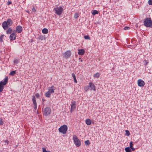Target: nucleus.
Listing matches in <instances>:
<instances>
[{"label": "nucleus", "mask_w": 152, "mask_h": 152, "mask_svg": "<svg viewBox=\"0 0 152 152\" xmlns=\"http://www.w3.org/2000/svg\"><path fill=\"white\" fill-rule=\"evenodd\" d=\"M99 72H97L96 74H95L94 75V78H98L99 77Z\"/></svg>", "instance_id": "nucleus-22"}, {"label": "nucleus", "mask_w": 152, "mask_h": 152, "mask_svg": "<svg viewBox=\"0 0 152 152\" xmlns=\"http://www.w3.org/2000/svg\"><path fill=\"white\" fill-rule=\"evenodd\" d=\"M7 23L8 25L9 26H10L12 24V21L11 19L9 18L7 20Z\"/></svg>", "instance_id": "nucleus-16"}, {"label": "nucleus", "mask_w": 152, "mask_h": 152, "mask_svg": "<svg viewBox=\"0 0 152 152\" xmlns=\"http://www.w3.org/2000/svg\"><path fill=\"white\" fill-rule=\"evenodd\" d=\"M126 132V135L127 136H129L130 134V133H129V131L128 130H126L125 131Z\"/></svg>", "instance_id": "nucleus-29"}, {"label": "nucleus", "mask_w": 152, "mask_h": 152, "mask_svg": "<svg viewBox=\"0 0 152 152\" xmlns=\"http://www.w3.org/2000/svg\"><path fill=\"white\" fill-rule=\"evenodd\" d=\"M131 148L132 149L133 151H134L135 150V149L133 147Z\"/></svg>", "instance_id": "nucleus-45"}, {"label": "nucleus", "mask_w": 152, "mask_h": 152, "mask_svg": "<svg viewBox=\"0 0 152 152\" xmlns=\"http://www.w3.org/2000/svg\"><path fill=\"white\" fill-rule=\"evenodd\" d=\"M36 10L35 9L34 7H33L32 9V12H36Z\"/></svg>", "instance_id": "nucleus-38"}, {"label": "nucleus", "mask_w": 152, "mask_h": 152, "mask_svg": "<svg viewBox=\"0 0 152 152\" xmlns=\"http://www.w3.org/2000/svg\"><path fill=\"white\" fill-rule=\"evenodd\" d=\"M42 32L44 34H47L48 32V30L46 28H44L42 30Z\"/></svg>", "instance_id": "nucleus-19"}, {"label": "nucleus", "mask_w": 152, "mask_h": 152, "mask_svg": "<svg viewBox=\"0 0 152 152\" xmlns=\"http://www.w3.org/2000/svg\"><path fill=\"white\" fill-rule=\"evenodd\" d=\"M16 37L15 34L14 33H12L10 34L9 38L10 41H12L15 39Z\"/></svg>", "instance_id": "nucleus-11"}, {"label": "nucleus", "mask_w": 152, "mask_h": 152, "mask_svg": "<svg viewBox=\"0 0 152 152\" xmlns=\"http://www.w3.org/2000/svg\"><path fill=\"white\" fill-rule=\"evenodd\" d=\"M12 28H9L8 29H7L6 31V33L7 34H11L12 32Z\"/></svg>", "instance_id": "nucleus-20"}, {"label": "nucleus", "mask_w": 152, "mask_h": 152, "mask_svg": "<svg viewBox=\"0 0 152 152\" xmlns=\"http://www.w3.org/2000/svg\"><path fill=\"white\" fill-rule=\"evenodd\" d=\"M55 13L58 15H61L63 11V8L62 7H57L54 9Z\"/></svg>", "instance_id": "nucleus-3"}, {"label": "nucleus", "mask_w": 152, "mask_h": 152, "mask_svg": "<svg viewBox=\"0 0 152 152\" xmlns=\"http://www.w3.org/2000/svg\"><path fill=\"white\" fill-rule=\"evenodd\" d=\"M34 109L36 110L37 109V104H34Z\"/></svg>", "instance_id": "nucleus-37"}, {"label": "nucleus", "mask_w": 152, "mask_h": 152, "mask_svg": "<svg viewBox=\"0 0 152 152\" xmlns=\"http://www.w3.org/2000/svg\"><path fill=\"white\" fill-rule=\"evenodd\" d=\"M15 74V71H13L10 72V75L12 76H14Z\"/></svg>", "instance_id": "nucleus-27"}, {"label": "nucleus", "mask_w": 152, "mask_h": 152, "mask_svg": "<svg viewBox=\"0 0 152 152\" xmlns=\"http://www.w3.org/2000/svg\"><path fill=\"white\" fill-rule=\"evenodd\" d=\"M18 62V61L17 60H15L14 61V62L15 63L17 64Z\"/></svg>", "instance_id": "nucleus-43"}, {"label": "nucleus", "mask_w": 152, "mask_h": 152, "mask_svg": "<svg viewBox=\"0 0 152 152\" xmlns=\"http://www.w3.org/2000/svg\"><path fill=\"white\" fill-rule=\"evenodd\" d=\"M137 85L140 87L143 86L145 84L144 82L141 79H139L137 81Z\"/></svg>", "instance_id": "nucleus-8"}, {"label": "nucleus", "mask_w": 152, "mask_h": 152, "mask_svg": "<svg viewBox=\"0 0 152 152\" xmlns=\"http://www.w3.org/2000/svg\"><path fill=\"white\" fill-rule=\"evenodd\" d=\"M89 88H90L91 90H93L94 91H96V86L94 84L91 82L89 83Z\"/></svg>", "instance_id": "nucleus-10"}, {"label": "nucleus", "mask_w": 152, "mask_h": 152, "mask_svg": "<svg viewBox=\"0 0 152 152\" xmlns=\"http://www.w3.org/2000/svg\"><path fill=\"white\" fill-rule=\"evenodd\" d=\"M22 30V28L20 26H17L16 28V31L18 33H20Z\"/></svg>", "instance_id": "nucleus-13"}, {"label": "nucleus", "mask_w": 152, "mask_h": 152, "mask_svg": "<svg viewBox=\"0 0 152 152\" xmlns=\"http://www.w3.org/2000/svg\"><path fill=\"white\" fill-rule=\"evenodd\" d=\"M84 89L85 91H87L89 89V86H86L84 87Z\"/></svg>", "instance_id": "nucleus-23"}, {"label": "nucleus", "mask_w": 152, "mask_h": 152, "mask_svg": "<svg viewBox=\"0 0 152 152\" xmlns=\"http://www.w3.org/2000/svg\"><path fill=\"white\" fill-rule=\"evenodd\" d=\"M130 46L129 45L128 46V47L129 48H130Z\"/></svg>", "instance_id": "nucleus-47"}, {"label": "nucleus", "mask_w": 152, "mask_h": 152, "mask_svg": "<svg viewBox=\"0 0 152 152\" xmlns=\"http://www.w3.org/2000/svg\"><path fill=\"white\" fill-rule=\"evenodd\" d=\"M144 25L147 27H152V21L150 18H145L144 22Z\"/></svg>", "instance_id": "nucleus-1"}, {"label": "nucleus", "mask_w": 152, "mask_h": 152, "mask_svg": "<svg viewBox=\"0 0 152 152\" xmlns=\"http://www.w3.org/2000/svg\"><path fill=\"white\" fill-rule=\"evenodd\" d=\"M42 101L43 102H44V101L45 100L43 98H42Z\"/></svg>", "instance_id": "nucleus-46"}, {"label": "nucleus", "mask_w": 152, "mask_h": 152, "mask_svg": "<svg viewBox=\"0 0 152 152\" xmlns=\"http://www.w3.org/2000/svg\"><path fill=\"white\" fill-rule=\"evenodd\" d=\"M51 93L48 91L45 94V96L46 97L49 98L50 96Z\"/></svg>", "instance_id": "nucleus-21"}, {"label": "nucleus", "mask_w": 152, "mask_h": 152, "mask_svg": "<svg viewBox=\"0 0 152 152\" xmlns=\"http://www.w3.org/2000/svg\"><path fill=\"white\" fill-rule=\"evenodd\" d=\"M129 28H130L129 27H128V26H126L124 28V29L125 30H129Z\"/></svg>", "instance_id": "nucleus-34"}, {"label": "nucleus", "mask_w": 152, "mask_h": 152, "mask_svg": "<svg viewBox=\"0 0 152 152\" xmlns=\"http://www.w3.org/2000/svg\"><path fill=\"white\" fill-rule=\"evenodd\" d=\"M8 142V141L7 140H6L5 142Z\"/></svg>", "instance_id": "nucleus-48"}, {"label": "nucleus", "mask_w": 152, "mask_h": 152, "mask_svg": "<svg viewBox=\"0 0 152 152\" xmlns=\"http://www.w3.org/2000/svg\"><path fill=\"white\" fill-rule=\"evenodd\" d=\"M35 96L37 98H38L39 96V94L38 93L36 94H35Z\"/></svg>", "instance_id": "nucleus-42"}, {"label": "nucleus", "mask_w": 152, "mask_h": 152, "mask_svg": "<svg viewBox=\"0 0 152 152\" xmlns=\"http://www.w3.org/2000/svg\"><path fill=\"white\" fill-rule=\"evenodd\" d=\"M2 26L4 30H6L7 28L9 26L8 24L7 23V22L5 21L2 23Z\"/></svg>", "instance_id": "nucleus-12"}, {"label": "nucleus", "mask_w": 152, "mask_h": 152, "mask_svg": "<svg viewBox=\"0 0 152 152\" xmlns=\"http://www.w3.org/2000/svg\"><path fill=\"white\" fill-rule=\"evenodd\" d=\"M125 150L126 152H132L131 150L129 147L126 148Z\"/></svg>", "instance_id": "nucleus-24"}, {"label": "nucleus", "mask_w": 152, "mask_h": 152, "mask_svg": "<svg viewBox=\"0 0 152 152\" xmlns=\"http://www.w3.org/2000/svg\"><path fill=\"white\" fill-rule=\"evenodd\" d=\"M84 38L86 39H90V38L88 35L85 36Z\"/></svg>", "instance_id": "nucleus-30"}, {"label": "nucleus", "mask_w": 152, "mask_h": 152, "mask_svg": "<svg viewBox=\"0 0 152 152\" xmlns=\"http://www.w3.org/2000/svg\"><path fill=\"white\" fill-rule=\"evenodd\" d=\"M144 62H145L144 65L145 66H146L147 65V64H148V61H147L146 60H144Z\"/></svg>", "instance_id": "nucleus-35"}, {"label": "nucleus", "mask_w": 152, "mask_h": 152, "mask_svg": "<svg viewBox=\"0 0 152 152\" xmlns=\"http://www.w3.org/2000/svg\"><path fill=\"white\" fill-rule=\"evenodd\" d=\"M74 79V82L76 83H77V81L76 79V78H73Z\"/></svg>", "instance_id": "nucleus-40"}, {"label": "nucleus", "mask_w": 152, "mask_h": 152, "mask_svg": "<svg viewBox=\"0 0 152 152\" xmlns=\"http://www.w3.org/2000/svg\"><path fill=\"white\" fill-rule=\"evenodd\" d=\"M86 123L88 125H90L91 124V122L89 119H87L86 120Z\"/></svg>", "instance_id": "nucleus-17"}, {"label": "nucleus", "mask_w": 152, "mask_h": 152, "mask_svg": "<svg viewBox=\"0 0 152 152\" xmlns=\"http://www.w3.org/2000/svg\"><path fill=\"white\" fill-rule=\"evenodd\" d=\"M11 3H12V2L11 1H9L8 3V4L9 5V4H11Z\"/></svg>", "instance_id": "nucleus-44"}, {"label": "nucleus", "mask_w": 152, "mask_h": 152, "mask_svg": "<svg viewBox=\"0 0 152 152\" xmlns=\"http://www.w3.org/2000/svg\"><path fill=\"white\" fill-rule=\"evenodd\" d=\"M68 127L66 125H64L61 126L58 129V130L59 132L63 134H66L67 130Z\"/></svg>", "instance_id": "nucleus-4"}, {"label": "nucleus", "mask_w": 152, "mask_h": 152, "mask_svg": "<svg viewBox=\"0 0 152 152\" xmlns=\"http://www.w3.org/2000/svg\"><path fill=\"white\" fill-rule=\"evenodd\" d=\"M26 12L28 13H29L28 11H27Z\"/></svg>", "instance_id": "nucleus-50"}, {"label": "nucleus", "mask_w": 152, "mask_h": 152, "mask_svg": "<svg viewBox=\"0 0 152 152\" xmlns=\"http://www.w3.org/2000/svg\"><path fill=\"white\" fill-rule=\"evenodd\" d=\"M78 53L79 55H83L85 51L83 49H78Z\"/></svg>", "instance_id": "nucleus-15"}, {"label": "nucleus", "mask_w": 152, "mask_h": 152, "mask_svg": "<svg viewBox=\"0 0 152 152\" xmlns=\"http://www.w3.org/2000/svg\"><path fill=\"white\" fill-rule=\"evenodd\" d=\"M39 39L42 40H45V37L44 36H40L39 37Z\"/></svg>", "instance_id": "nucleus-26"}, {"label": "nucleus", "mask_w": 152, "mask_h": 152, "mask_svg": "<svg viewBox=\"0 0 152 152\" xmlns=\"http://www.w3.org/2000/svg\"><path fill=\"white\" fill-rule=\"evenodd\" d=\"M73 140L74 143L77 147H79L81 145V142L80 140L76 135L73 136Z\"/></svg>", "instance_id": "nucleus-5"}, {"label": "nucleus", "mask_w": 152, "mask_h": 152, "mask_svg": "<svg viewBox=\"0 0 152 152\" xmlns=\"http://www.w3.org/2000/svg\"><path fill=\"white\" fill-rule=\"evenodd\" d=\"M72 75L73 78H76L75 75L74 73L72 74Z\"/></svg>", "instance_id": "nucleus-39"}, {"label": "nucleus", "mask_w": 152, "mask_h": 152, "mask_svg": "<svg viewBox=\"0 0 152 152\" xmlns=\"http://www.w3.org/2000/svg\"><path fill=\"white\" fill-rule=\"evenodd\" d=\"M54 87L53 86H52L51 87L48 88V91L50 93H54V92L55 89L54 88Z\"/></svg>", "instance_id": "nucleus-14"}, {"label": "nucleus", "mask_w": 152, "mask_h": 152, "mask_svg": "<svg viewBox=\"0 0 152 152\" xmlns=\"http://www.w3.org/2000/svg\"><path fill=\"white\" fill-rule=\"evenodd\" d=\"M85 143L86 145H88L90 144L89 141L88 140L85 141Z\"/></svg>", "instance_id": "nucleus-31"}, {"label": "nucleus", "mask_w": 152, "mask_h": 152, "mask_svg": "<svg viewBox=\"0 0 152 152\" xmlns=\"http://www.w3.org/2000/svg\"><path fill=\"white\" fill-rule=\"evenodd\" d=\"M51 113V110L50 107H47L43 110V114L45 116L49 115Z\"/></svg>", "instance_id": "nucleus-6"}, {"label": "nucleus", "mask_w": 152, "mask_h": 152, "mask_svg": "<svg viewBox=\"0 0 152 152\" xmlns=\"http://www.w3.org/2000/svg\"><path fill=\"white\" fill-rule=\"evenodd\" d=\"M148 4L150 5H152V0H149Z\"/></svg>", "instance_id": "nucleus-33"}, {"label": "nucleus", "mask_w": 152, "mask_h": 152, "mask_svg": "<svg viewBox=\"0 0 152 152\" xmlns=\"http://www.w3.org/2000/svg\"><path fill=\"white\" fill-rule=\"evenodd\" d=\"M71 52L70 50H68L65 52L63 54V57L65 58H69L71 55Z\"/></svg>", "instance_id": "nucleus-7"}, {"label": "nucleus", "mask_w": 152, "mask_h": 152, "mask_svg": "<svg viewBox=\"0 0 152 152\" xmlns=\"http://www.w3.org/2000/svg\"><path fill=\"white\" fill-rule=\"evenodd\" d=\"M133 146V144L132 143V142H130V148L132 147Z\"/></svg>", "instance_id": "nucleus-36"}, {"label": "nucleus", "mask_w": 152, "mask_h": 152, "mask_svg": "<svg viewBox=\"0 0 152 152\" xmlns=\"http://www.w3.org/2000/svg\"><path fill=\"white\" fill-rule=\"evenodd\" d=\"M8 80V78L6 77L4 79V81L0 82V92H2L4 89V86L7 83Z\"/></svg>", "instance_id": "nucleus-2"}, {"label": "nucleus", "mask_w": 152, "mask_h": 152, "mask_svg": "<svg viewBox=\"0 0 152 152\" xmlns=\"http://www.w3.org/2000/svg\"><path fill=\"white\" fill-rule=\"evenodd\" d=\"M8 142V141L7 140H6L5 142Z\"/></svg>", "instance_id": "nucleus-49"}, {"label": "nucleus", "mask_w": 152, "mask_h": 152, "mask_svg": "<svg viewBox=\"0 0 152 152\" xmlns=\"http://www.w3.org/2000/svg\"><path fill=\"white\" fill-rule=\"evenodd\" d=\"M98 13V12L97 10H94L92 11V14L93 15H94Z\"/></svg>", "instance_id": "nucleus-25"}, {"label": "nucleus", "mask_w": 152, "mask_h": 152, "mask_svg": "<svg viewBox=\"0 0 152 152\" xmlns=\"http://www.w3.org/2000/svg\"><path fill=\"white\" fill-rule=\"evenodd\" d=\"M79 17L78 13H76L74 15V17L75 18H77Z\"/></svg>", "instance_id": "nucleus-28"}, {"label": "nucleus", "mask_w": 152, "mask_h": 152, "mask_svg": "<svg viewBox=\"0 0 152 152\" xmlns=\"http://www.w3.org/2000/svg\"><path fill=\"white\" fill-rule=\"evenodd\" d=\"M3 124V122L1 118H0V125H2Z\"/></svg>", "instance_id": "nucleus-32"}, {"label": "nucleus", "mask_w": 152, "mask_h": 152, "mask_svg": "<svg viewBox=\"0 0 152 152\" xmlns=\"http://www.w3.org/2000/svg\"><path fill=\"white\" fill-rule=\"evenodd\" d=\"M76 107V102L75 101L72 102V104L71 107L70 112H72L73 110L75 109Z\"/></svg>", "instance_id": "nucleus-9"}, {"label": "nucleus", "mask_w": 152, "mask_h": 152, "mask_svg": "<svg viewBox=\"0 0 152 152\" xmlns=\"http://www.w3.org/2000/svg\"><path fill=\"white\" fill-rule=\"evenodd\" d=\"M32 100L34 105L37 104L36 98L34 96H32Z\"/></svg>", "instance_id": "nucleus-18"}, {"label": "nucleus", "mask_w": 152, "mask_h": 152, "mask_svg": "<svg viewBox=\"0 0 152 152\" xmlns=\"http://www.w3.org/2000/svg\"><path fill=\"white\" fill-rule=\"evenodd\" d=\"M4 36V35H1V36L0 37V40L1 41H2V39Z\"/></svg>", "instance_id": "nucleus-41"}]
</instances>
